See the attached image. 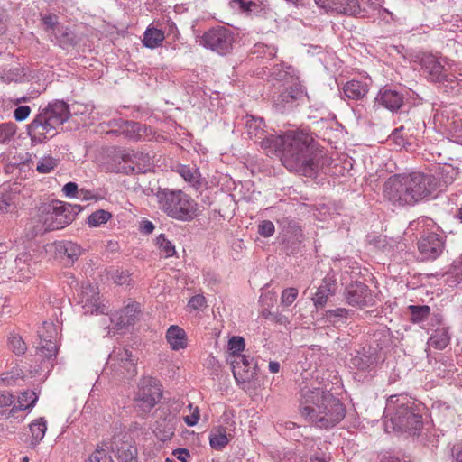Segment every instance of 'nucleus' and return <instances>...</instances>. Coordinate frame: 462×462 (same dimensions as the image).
<instances>
[{"label":"nucleus","mask_w":462,"mask_h":462,"mask_svg":"<svg viewBox=\"0 0 462 462\" xmlns=\"http://www.w3.org/2000/svg\"><path fill=\"white\" fill-rule=\"evenodd\" d=\"M115 282L118 285L129 284L130 273L128 271H117L113 276Z\"/></svg>","instance_id":"e2e57ef3"},{"label":"nucleus","mask_w":462,"mask_h":462,"mask_svg":"<svg viewBox=\"0 0 462 462\" xmlns=\"http://www.w3.org/2000/svg\"><path fill=\"white\" fill-rule=\"evenodd\" d=\"M58 165V160L51 156L42 158L37 164V171L40 173H49Z\"/></svg>","instance_id":"8fccbe9b"},{"label":"nucleus","mask_w":462,"mask_h":462,"mask_svg":"<svg viewBox=\"0 0 462 462\" xmlns=\"http://www.w3.org/2000/svg\"><path fill=\"white\" fill-rule=\"evenodd\" d=\"M234 43V34L230 29L217 26L209 29L202 35L200 45L220 55L228 53Z\"/></svg>","instance_id":"9b49d317"},{"label":"nucleus","mask_w":462,"mask_h":462,"mask_svg":"<svg viewBox=\"0 0 462 462\" xmlns=\"http://www.w3.org/2000/svg\"><path fill=\"white\" fill-rule=\"evenodd\" d=\"M14 262L19 280L25 281L30 279L32 274L31 271L32 255L27 252H23L16 256Z\"/></svg>","instance_id":"c756f323"},{"label":"nucleus","mask_w":462,"mask_h":462,"mask_svg":"<svg viewBox=\"0 0 462 462\" xmlns=\"http://www.w3.org/2000/svg\"><path fill=\"white\" fill-rule=\"evenodd\" d=\"M231 435H227L226 429L219 426L211 430L209 435V444L213 449L221 450L230 441Z\"/></svg>","instance_id":"7c9ffc66"},{"label":"nucleus","mask_w":462,"mask_h":462,"mask_svg":"<svg viewBox=\"0 0 462 462\" xmlns=\"http://www.w3.org/2000/svg\"><path fill=\"white\" fill-rule=\"evenodd\" d=\"M8 347L16 356H23L27 350L26 343L22 337L15 332H11L8 337Z\"/></svg>","instance_id":"58836bf2"},{"label":"nucleus","mask_w":462,"mask_h":462,"mask_svg":"<svg viewBox=\"0 0 462 462\" xmlns=\"http://www.w3.org/2000/svg\"><path fill=\"white\" fill-rule=\"evenodd\" d=\"M70 111L63 100L56 99L45 106H40L37 115L27 126L28 134L33 143H42L52 138L58 128L69 120Z\"/></svg>","instance_id":"7ed1b4c3"},{"label":"nucleus","mask_w":462,"mask_h":462,"mask_svg":"<svg viewBox=\"0 0 462 462\" xmlns=\"http://www.w3.org/2000/svg\"><path fill=\"white\" fill-rule=\"evenodd\" d=\"M156 197L159 208L171 218L189 222L199 214L198 203L180 189H159Z\"/></svg>","instance_id":"39448f33"},{"label":"nucleus","mask_w":462,"mask_h":462,"mask_svg":"<svg viewBox=\"0 0 462 462\" xmlns=\"http://www.w3.org/2000/svg\"><path fill=\"white\" fill-rule=\"evenodd\" d=\"M38 401V395L33 391H24L18 395V404L13 407L14 410H26L34 407Z\"/></svg>","instance_id":"c9c22d12"},{"label":"nucleus","mask_w":462,"mask_h":462,"mask_svg":"<svg viewBox=\"0 0 462 462\" xmlns=\"http://www.w3.org/2000/svg\"><path fill=\"white\" fill-rule=\"evenodd\" d=\"M155 434L162 441H166L171 439L173 436V429L171 426H165L163 430H160L159 427H156L155 429Z\"/></svg>","instance_id":"0e129e2a"},{"label":"nucleus","mask_w":462,"mask_h":462,"mask_svg":"<svg viewBox=\"0 0 462 462\" xmlns=\"http://www.w3.org/2000/svg\"><path fill=\"white\" fill-rule=\"evenodd\" d=\"M354 314V311L345 308H337L326 311V319L334 326H340L346 323V320Z\"/></svg>","instance_id":"f704fd0d"},{"label":"nucleus","mask_w":462,"mask_h":462,"mask_svg":"<svg viewBox=\"0 0 462 462\" xmlns=\"http://www.w3.org/2000/svg\"><path fill=\"white\" fill-rule=\"evenodd\" d=\"M330 460V454L318 448L317 450L310 455L309 462H329Z\"/></svg>","instance_id":"13d9d810"},{"label":"nucleus","mask_w":462,"mask_h":462,"mask_svg":"<svg viewBox=\"0 0 462 462\" xmlns=\"http://www.w3.org/2000/svg\"><path fill=\"white\" fill-rule=\"evenodd\" d=\"M245 342L242 337L234 336L228 340L227 349H228V356L227 361L230 362L231 359L237 357L242 355V352L245 350Z\"/></svg>","instance_id":"e433bc0d"},{"label":"nucleus","mask_w":462,"mask_h":462,"mask_svg":"<svg viewBox=\"0 0 462 462\" xmlns=\"http://www.w3.org/2000/svg\"><path fill=\"white\" fill-rule=\"evenodd\" d=\"M407 192H409V190L406 187L403 174L391 176L383 186V198L393 206H411Z\"/></svg>","instance_id":"4468645a"},{"label":"nucleus","mask_w":462,"mask_h":462,"mask_svg":"<svg viewBox=\"0 0 462 462\" xmlns=\"http://www.w3.org/2000/svg\"><path fill=\"white\" fill-rule=\"evenodd\" d=\"M38 336L40 343L37 348L40 356L47 360L55 357L58 352V328L52 322L44 321L38 329Z\"/></svg>","instance_id":"dca6fc26"},{"label":"nucleus","mask_w":462,"mask_h":462,"mask_svg":"<svg viewBox=\"0 0 462 462\" xmlns=\"http://www.w3.org/2000/svg\"><path fill=\"white\" fill-rule=\"evenodd\" d=\"M173 455L181 462H187L190 457L189 451L186 448H177L173 451Z\"/></svg>","instance_id":"774afa93"},{"label":"nucleus","mask_w":462,"mask_h":462,"mask_svg":"<svg viewBox=\"0 0 462 462\" xmlns=\"http://www.w3.org/2000/svg\"><path fill=\"white\" fill-rule=\"evenodd\" d=\"M55 40L60 46L73 45L75 37L72 32L63 24H61L55 32H52Z\"/></svg>","instance_id":"4c0bfd02"},{"label":"nucleus","mask_w":462,"mask_h":462,"mask_svg":"<svg viewBox=\"0 0 462 462\" xmlns=\"http://www.w3.org/2000/svg\"><path fill=\"white\" fill-rule=\"evenodd\" d=\"M31 113V108L28 106H20L14 111V117L16 121L25 120Z\"/></svg>","instance_id":"680f3d73"},{"label":"nucleus","mask_w":462,"mask_h":462,"mask_svg":"<svg viewBox=\"0 0 462 462\" xmlns=\"http://www.w3.org/2000/svg\"><path fill=\"white\" fill-rule=\"evenodd\" d=\"M178 172L180 175L191 185H195L199 183V172L197 168L189 167L187 165H181L178 169Z\"/></svg>","instance_id":"c03bdc74"},{"label":"nucleus","mask_w":462,"mask_h":462,"mask_svg":"<svg viewBox=\"0 0 462 462\" xmlns=\"http://www.w3.org/2000/svg\"><path fill=\"white\" fill-rule=\"evenodd\" d=\"M140 312L141 309L139 303L132 302L119 311L113 313L109 317V320L114 326L107 328V335H110L112 330H119L134 324Z\"/></svg>","instance_id":"412c9836"},{"label":"nucleus","mask_w":462,"mask_h":462,"mask_svg":"<svg viewBox=\"0 0 462 462\" xmlns=\"http://www.w3.org/2000/svg\"><path fill=\"white\" fill-rule=\"evenodd\" d=\"M304 89L302 86L296 81L291 82V85L284 88L276 96H273V107L276 112L283 114L291 110L295 102L302 97Z\"/></svg>","instance_id":"aec40b11"},{"label":"nucleus","mask_w":462,"mask_h":462,"mask_svg":"<svg viewBox=\"0 0 462 462\" xmlns=\"http://www.w3.org/2000/svg\"><path fill=\"white\" fill-rule=\"evenodd\" d=\"M121 134L136 142L152 141L155 137V132L151 126L135 121H125Z\"/></svg>","instance_id":"4be33fe9"},{"label":"nucleus","mask_w":462,"mask_h":462,"mask_svg":"<svg viewBox=\"0 0 462 462\" xmlns=\"http://www.w3.org/2000/svg\"><path fill=\"white\" fill-rule=\"evenodd\" d=\"M166 339L172 350L179 351L188 346L187 334L179 326L171 325L166 332Z\"/></svg>","instance_id":"a878e982"},{"label":"nucleus","mask_w":462,"mask_h":462,"mask_svg":"<svg viewBox=\"0 0 462 462\" xmlns=\"http://www.w3.org/2000/svg\"><path fill=\"white\" fill-rule=\"evenodd\" d=\"M292 70L293 69L291 66H287L286 69H284V65L279 64V65L274 66L272 69L271 75L273 79L278 80V81H286L288 77H290L291 79V80L293 81L294 79H292V76L291 75Z\"/></svg>","instance_id":"09e8293b"},{"label":"nucleus","mask_w":462,"mask_h":462,"mask_svg":"<svg viewBox=\"0 0 462 462\" xmlns=\"http://www.w3.org/2000/svg\"><path fill=\"white\" fill-rule=\"evenodd\" d=\"M344 297L346 302L353 307L365 308L375 303L372 291L361 282L348 284L345 290Z\"/></svg>","instance_id":"a211bd4d"},{"label":"nucleus","mask_w":462,"mask_h":462,"mask_svg":"<svg viewBox=\"0 0 462 462\" xmlns=\"http://www.w3.org/2000/svg\"><path fill=\"white\" fill-rule=\"evenodd\" d=\"M206 306V299L201 294H197L189 300V307L192 310H202Z\"/></svg>","instance_id":"052dcab7"},{"label":"nucleus","mask_w":462,"mask_h":462,"mask_svg":"<svg viewBox=\"0 0 462 462\" xmlns=\"http://www.w3.org/2000/svg\"><path fill=\"white\" fill-rule=\"evenodd\" d=\"M108 449L119 462H139L136 447L132 441L124 440L119 436H115L109 443L97 446L86 462H112L111 457L107 455Z\"/></svg>","instance_id":"0eeeda50"},{"label":"nucleus","mask_w":462,"mask_h":462,"mask_svg":"<svg viewBox=\"0 0 462 462\" xmlns=\"http://www.w3.org/2000/svg\"><path fill=\"white\" fill-rule=\"evenodd\" d=\"M187 408L189 409L190 414L185 415L183 417V420L188 426L193 427L199 422L200 411L199 407H193L191 403H189Z\"/></svg>","instance_id":"603ef678"},{"label":"nucleus","mask_w":462,"mask_h":462,"mask_svg":"<svg viewBox=\"0 0 462 462\" xmlns=\"http://www.w3.org/2000/svg\"><path fill=\"white\" fill-rule=\"evenodd\" d=\"M111 217L112 215L110 212L104 209H99L93 212L88 217V224L89 226L97 227L103 224H106Z\"/></svg>","instance_id":"49530a36"},{"label":"nucleus","mask_w":462,"mask_h":462,"mask_svg":"<svg viewBox=\"0 0 462 462\" xmlns=\"http://www.w3.org/2000/svg\"><path fill=\"white\" fill-rule=\"evenodd\" d=\"M81 211L79 205L57 202L48 206L42 212L40 221L42 223V230L48 232L61 229L69 226L75 217Z\"/></svg>","instance_id":"6e6552de"},{"label":"nucleus","mask_w":462,"mask_h":462,"mask_svg":"<svg viewBox=\"0 0 462 462\" xmlns=\"http://www.w3.org/2000/svg\"><path fill=\"white\" fill-rule=\"evenodd\" d=\"M55 251L59 254H63L69 263H75L83 253L81 246L71 241H60L54 245Z\"/></svg>","instance_id":"bb28decb"},{"label":"nucleus","mask_w":462,"mask_h":462,"mask_svg":"<svg viewBox=\"0 0 462 462\" xmlns=\"http://www.w3.org/2000/svg\"><path fill=\"white\" fill-rule=\"evenodd\" d=\"M78 303L84 314L98 315L108 311V307L99 296L98 287L89 282L82 284Z\"/></svg>","instance_id":"ddd939ff"},{"label":"nucleus","mask_w":462,"mask_h":462,"mask_svg":"<svg viewBox=\"0 0 462 462\" xmlns=\"http://www.w3.org/2000/svg\"><path fill=\"white\" fill-rule=\"evenodd\" d=\"M409 229L420 234L418 250L422 260H435L442 254L445 248V238L436 232L438 227L431 218L420 217L410 222Z\"/></svg>","instance_id":"423d86ee"},{"label":"nucleus","mask_w":462,"mask_h":462,"mask_svg":"<svg viewBox=\"0 0 462 462\" xmlns=\"http://www.w3.org/2000/svg\"><path fill=\"white\" fill-rule=\"evenodd\" d=\"M336 291V281L333 277L326 276L322 283L318 288L317 292L312 298L313 303L316 308H323L328 297L333 295Z\"/></svg>","instance_id":"5701e85b"},{"label":"nucleus","mask_w":462,"mask_h":462,"mask_svg":"<svg viewBox=\"0 0 462 462\" xmlns=\"http://www.w3.org/2000/svg\"><path fill=\"white\" fill-rule=\"evenodd\" d=\"M44 29L52 34L61 24L58 22V17L54 14H46L42 17Z\"/></svg>","instance_id":"3c124183"},{"label":"nucleus","mask_w":462,"mask_h":462,"mask_svg":"<svg viewBox=\"0 0 462 462\" xmlns=\"http://www.w3.org/2000/svg\"><path fill=\"white\" fill-rule=\"evenodd\" d=\"M156 245L160 249V254L165 258L171 257L176 253L175 246L166 238L164 234H161L156 237Z\"/></svg>","instance_id":"a19ab883"},{"label":"nucleus","mask_w":462,"mask_h":462,"mask_svg":"<svg viewBox=\"0 0 462 462\" xmlns=\"http://www.w3.org/2000/svg\"><path fill=\"white\" fill-rule=\"evenodd\" d=\"M106 370L116 379L130 380L137 374L136 360L130 350L115 347L108 356Z\"/></svg>","instance_id":"1a4fd4ad"},{"label":"nucleus","mask_w":462,"mask_h":462,"mask_svg":"<svg viewBox=\"0 0 462 462\" xmlns=\"http://www.w3.org/2000/svg\"><path fill=\"white\" fill-rule=\"evenodd\" d=\"M449 342V337L448 332L443 329L436 330L434 334L431 335L429 340V344L436 348V349H444Z\"/></svg>","instance_id":"ea45409f"},{"label":"nucleus","mask_w":462,"mask_h":462,"mask_svg":"<svg viewBox=\"0 0 462 462\" xmlns=\"http://www.w3.org/2000/svg\"><path fill=\"white\" fill-rule=\"evenodd\" d=\"M123 170L126 174H139L150 171L152 159L148 152L143 151H129L123 154Z\"/></svg>","instance_id":"6ab92c4d"},{"label":"nucleus","mask_w":462,"mask_h":462,"mask_svg":"<svg viewBox=\"0 0 462 462\" xmlns=\"http://www.w3.org/2000/svg\"><path fill=\"white\" fill-rule=\"evenodd\" d=\"M377 102L391 111L398 110L403 102V97L396 90L383 88L380 90Z\"/></svg>","instance_id":"b1692460"},{"label":"nucleus","mask_w":462,"mask_h":462,"mask_svg":"<svg viewBox=\"0 0 462 462\" xmlns=\"http://www.w3.org/2000/svg\"><path fill=\"white\" fill-rule=\"evenodd\" d=\"M230 5L232 8L249 15H259L268 6L266 0H232Z\"/></svg>","instance_id":"393cba45"},{"label":"nucleus","mask_w":462,"mask_h":462,"mask_svg":"<svg viewBox=\"0 0 462 462\" xmlns=\"http://www.w3.org/2000/svg\"><path fill=\"white\" fill-rule=\"evenodd\" d=\"M299 411L314 427L329 430L346 417V409L329 390L306 384L300 387Z\"/></svg>","instance_id":"f03ea898"},{"label":"nucleus","mask_w":462,"mask_h":462,"mask_svg":"<svg viewBox=\"0 0 462 462\" xmlns=\"http://www.w3.org/2000/svg\"><path fill=\"white\" fill-rule=\"evenodd\" d=\"M409 310H411V320L414 323H419L426 320L430 311V307L427 305H411L409 306Z\"/></svg>","instance_id":"a18cd8bd"},{"label":"nucleus","mask_w":462,"mask_h":462,"mask_svg":"<svg viewBox=\"0 0 462 462\" xmlns=\"http://www.w3.org/2000/svg\"><path fill=\"white\" fill-rule=\"evenodd\" d=\"M275 230L274 225L272 221L263 220L258 226V233L263 237H270L273 235Z\"/></svg>","instance_id":"6e6d98bb"},{"label":"nucleus","mask_w":462,"mask_h":462,"mask_svg":"<svg viewBox=\"0 0 462 462\" xmlns=\"http://www.w3.org/2000/svg\"><path fill=\"white\" fill-rule=\"evenodd\" d=\"M423 73L433 82L452 81L447 74L448 69L442 62L445 59L437 57L431 53L421 52L417 56Z\"/></svg>","instance_id":"2eb2a0df"},{"label":"nucleus","mask_w":462,"mask_h":462,"mask_svg":"<svg viewBox=\"0 0 462 462\" xmlns=\"http://www.w3.org/2000/svg\"><path fill=\"white\" fill-rule=\"evenodd\" d=\"M245 134L269 152H281V161L290 171L312 177L325 164L323 152L318 148L313 136L306 130L287 132L283 135L268 134L262 117L246 115Z\"/></svg>","instance_id":"f257e3e1"},{"label":"nucleus","mask_w":462,"mask_h":462,"mask_svg":"<svg viewBox=\"0 0 462 462\" xmlns=\"http://www.w3.org/2000/svg\"><path fill=\"white\" fill-rule=\"evenodd\" d=\"M413 402L407 395H391L384 410L385 431H405L419 434L422 427V417L412 410Z\"/></svg>","instance_id":"20e7f679"},{"label":"nucleus","mask_w":462,"mask_h":462,"mask_svg":"<svg viewBox=\"0 0 462 462\" xmlns=\"http://www.w3.org/2000/svg\"><path fill=\"white\" fill-rule=\"evenodd\" d=\"M11 194L0 195V214L7 213L11 208H14Z\"/></svg>","instance_id":"bf43d9fd"},{"label":"nucleus","mask_w":462,"mask_h":462,"mask_svg":"<svg viewBox=\"0 0 462 462\" xmlns=\"http://www.w3.org/2000/svg\"><path fill=\"white\" fill-rule=\"evenodd\" d=\"M125 123V120L118 118L113 119L107 122V127L109 130L106 131L107 134H115L120 135L123 130V125Z\"/></svg>","instance_id":"4d7b16f0"},{"label":"nucleus","mask_w":462,"mask_h":462,"mask_svg":"<svg viewBox=\"0 0 462 462\" xmlns=\"http://www.w3.org/2000/svg\"><path fill=\"white\" fill-rule=\"evenodd\" d=\"M406 130L410 132L411 129L407 125H401L400 127L395 128L390 135L393 142L399 147H404L408 144L407 134H404V131Z\"/></svg>","instance_id":"de8ad7c7"},{"label":"nucleus","mask_w":462,"mask_h":462,"mask_svg":"<svg viewBox=\"0 0 462 462\" xmlns=\"http://www.w3.org/2000/svg\"><path fill=\"white\" fill-rule=\"evenodd\" d=\"M17 126L13 122L0 125V144L10 143L16 134Z\"/></svg>","instance_id":"37998d69"},{"label":"nucleus","mask_w":462,"mask_h":462,"mask_svg":"<svg viewBox=\"0 0 462 462\" xmlns=\"http://www.w3.org/2000/svg\"><path fill=\"white\" fill-rule=\"evenodd\" d=\"M233 375L236 383L244 390L256 375V364L250 356L242 354L230 360Z\"/></svg>","instance_id":"f3484780"},{"label":"nucleus","mask_w":462,"mask_h":462,"mask_svg":"<svg viewBox=\"0 0 462 462\" xmlns=\"http://www.w3.org/2000/svg\"><path fill=\"white\" fill-rule=\"evenodd\" d=\"M380 462H410V460L403 455L383 454L380 458Z\"/></svg>","instance_id":"338daca9"},{"label":"nucleus","mask_w":462,"mask_h":462,"mask_svg":"<svg viewBox=\"0 0 462 462\" xmlns=\"http://www.w3.org/2000/svg\"><path fill=\"white\" fill-rule=\"evenodd\" d=\"M403 175L409 190L407 197L411 206L428 198L436 189V180L432 175L421 172H411Z\"/></svg>","instance_id":"9d476101"},{"label":"nucleus","mask_w":462,"mask_h":462,"mask_svg":"<svg viewBox=\"0 0 462 462\" xmlns=\"http://www.w3.org/2000/svg\"><path fill=\"white\" fill-rule=\"evenodd\" d=\"M363 0H337L336 2L335 11L338 14L347 15H357L360 14Z\"/></svg>","instance_id":"72a5a7b5"},{"label":"nucleus","mask_w":462,"mask_h":462,"mask_svg":"<svg viewBox=\"0 0 462 462\" xmlns=\"http://www.w3.org/2000/svg\"><path fill=\"white\" fill-rule=\"evenodd\" d=\"M31 440L30 447L36 448L43 439L47 430V421L44 418H38L32 420L30 425Z\"/></svg>","instance_id":"c85d7f7f"},{"label":"nucleus","mask_w":462,"mask_h":462,"mask_svg":"<svg viewBox=\"0 0 462 462\" xmlns=\"http://www.w3.org/2000/svg\"><path fill=\"white\" fill-rule=\"evenodd\" d=\"M78 199H80L81 201H98L103 199L104 196L96 190L81 189L79 191Z\"/></svg>","instance_id":"864d4df0"},{"label":"nucleus","mask_w":462,"mask_h":462,"mask_svg":"<svg viewBox=\"0 0 462 462\" xmlns=\"http://www.w3.org/2000/svg\"><path fill=\"white\" fill-rule=\"evenodd\" d=\"M165 39L164 32L154 27H148L143 38V43L145 47L155 49L159 47Z\"/></svg>","instance_id":"473e14b6"},{"label":"nucleus","mask_w":462,"mask_h":462,"mask_svg":"<svg viewBox=\"0 0 462 462\" xmlns=\"http://www.w3.org/2000/svg\"><path fill=\"white\" fill-rule=\"evenodd\" d=\"M342 91L348 99L360 100L368 93V85L365 82L353 79L343 86Z\"/></svg>","instance_id":"cd10ccee"},{"label":"nucleus","mask_w":462,"mask_h":462,"mask_svg":"<svg viewBox=\"0 0 462 462\" xmlns=\"http://www.w3.org/2000/svg\"><path fill=\"white\" fill-rule=\"evenodd\" d=\"M351 365L360 371H372L375 368L376 358L372 355L357 352L350 360Z\"/></svg>","instance_id":"2f4dec72"},{"label":"nucleus","mask_w":462,"mask_h":462,"mask_svg":"<svg viewBox=\"0 0 462 462\" xmlns=\"http://www.w3.org/2000/svg\"><path fill=\"white\" fill-rule=\"evenodd\" d=\"M62 191L69 198L78 199L79 189H78V185L75 182H68L63 186Z\"/></svg>","instance_id":"69168bd1"},{"label":"nucleus","mask_w":462,"mask_h":462,"mask_svg":"<svg viewBox=\"0 0 462 462\" xmlns=\"http://www.w3.org/2000/svg\"><path fill=\"white\" fill-rule=\"evenodd\" d=\"M162 396L161 385L152 377H144L141 380L135 397L138 409L147 414L160 402Z\"/></svg>","instance_id":"f8f14e48"},{"label":"nucleus","mask_w":462,"mask_h":462,"mask_svg":"<svg viewBox=\"0 0 462 462\" xmlns=\"http://www.w3.org/2000/svg\"><path fill=\"white\" fill-rule=\"evenodd\" d=\"M302 232L300 226L294 223L291 222L286 230H284V238L283 242L291 243L292 245L298 244L301 242Z\"/></svg>","instance_id":"79ce46f5"},{"label":"nucleus","mask_w":462,"mask_h":462,"mask_svg":"<svg viewBox=\"0 0 462 462\" xmlns=\"http://www.w3.org/2000/svg\"><path fill=\"white\" fill-rule=\"evenodd\" d=\"M298 296V290L291 287L282 291L281 300L285 306H291Z\"/></svg>","instance_id":"5fc2aeb1"}]
</instances>
